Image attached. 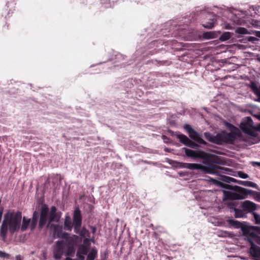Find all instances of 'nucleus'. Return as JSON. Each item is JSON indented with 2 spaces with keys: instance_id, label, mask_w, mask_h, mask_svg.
Returning <instances> with one entry per match:
<instances>
[{
  "instance_id": "obj_48",
  "label": "nucleus",
  "mask_w": 260,
  "mask_h": 260,
  "mask_svg": "<svg viewBox=\"0 0 260 260\" xmlns=\"http://www.w3.org/2000/svg\"><path fill=\"white\" fill-rule=\"evenodd\" d=\"M65 260H72V259L70 257H67Z\"/></svg>"
},
{
  "instance_id": "obj_42",
  "label": "nucleus",
  "mask_w": 260,
  "mask_h": 260,
  "mask_svg": "<svg viewBox=\"0 0 260 260\" xmlns=\"http://www.w3.org/2000/svg\"><path fill=\"white\" fill-rule=\"evenodd\" d=\"M187 165H189V163L186 162H181V167L183 168H186L188 169V166Z\"/></svg>"
},
{
  "instance_id": "obj_26",
  "label": "nucleus",
  "mask_w": 260,
  "mask_h": 260,
  "mask_svg": "<svg viewBox=\"0 0 260 260\" xmlns=\"http://www.w3.org/2000/svg\"><path fill=\"white\" fill-rule=\"evenodd\" d=\"M240 184L245 186H249L253 188H256L257 185L255 183L250 181H242V182H239Z\"/></svg>"
},
{
  "instance_id": "obj_16",
  "label": "nucleus",
  "mask_w": 260,
  "mask_h": 260,
  "mask_svg": "<svg viewBox=\"0 0 260 260\" xmlns=\"http://www.w3.org/2000/svg\"><path fill=\"white\" fill-rule=\"evenodd\" d=\"M242 208L244 211L252 212L256 209V205L251 201H245L242 203Z\"/></svg>"
},
{
  "instance_id": "obj_19",
  "label": "nucleus",
  "mask_w": 260,
  "mask_h": 260,
  "mask_svg": "<svg viewBox=\"0 0 260 260\" xmlns=\"http://www.w3.org/2000/svg\"><path fill=\"white\" fill-rule=\"evenodd\" d=\"M73 226L70 217L68 215L66 216L63 223V229L66 231L71 232Z\"/></svg>"
},
{
  "instance_id": "obj_15",
  "label": "nucleus",
  "mask_w": 260,
  "mask_h": 260,
  "mask_svg": "<svg viewBox=\"0 0 260 260\" xmlns=\"http://www.w3.org/2000/svg\"><path fill=\"white\" fill-rule=\"evenodd\" d=\"M207 18L209 19V21L203 24L202 26L207 29H212L214 27L216 23V16L214 15H212V14H208Z\"/></svg>"
},
{
  "instance_id": "obj_6",
  "label": "nucleus",
  "mask_w": 260,
  "mask_h": 260,
  "mask_svg": "<svg viewBox=\"0 0 260 260\" xmlns=\"http://www.w3.org/2000/svg\"><path fill=\"white\" fill-rule=\"evenodd\" d=\"M82 215L81 211L79 208H76L73 213V225L74 227V232L76 234H80V228L82 225Z\"/></svg>"
},
{
  "instance_id": "obj_25",
  "label": "nucleus",
  "mask_w": 260,
  "mask_h": 260,
  "mask_svg": "<svg viewBox=\"0 0 260 260\" xmlns=\"http://www.w3.org/2000/svg\"><path fill=\"white\" fill-rule=\"evenodd\" d=\"M222 180L227 183L235 182L239 184H240L239 182H242V180H238L234 178L226 176H223L222 177Z\"/></svg>"
},
{
  "instance_id": "obj_5",
  "label": "nucleus",
  "mask_w": 260,
  "mask_h": 260,
  "mask_svg": "<svg viewBox=\"0 0 260 260\" xmlns=\"http://www.w3.org/2000/svg\"><path fill=\"white\" fill-rule=\"evenodd\" d=\"M39 216V212L37 211H35L32 214L31 220H30V219H28L25 217H23L22 220V223L21 226H20L21 230L22 232L26 231L29 224L31 230H33L37 226Z\"/></svg>"
},
{
  "instance_id": "obj_29",
  "label": "nucleus",
  "mask_w": 260,
  "mask_h": 260,
  "mask_svg": "<svg viewBox=\"0 0 260 260\" xmlns=\"http://www.w3.org/2000/svg\"><path fill=\"white\" fill-rule=\"evenodd\" d=\"M231 37V33L229 32H225L222 34L220 37V40L221 41H225L229 40Z\"/></svg>"
},
{
  "instance_id": "obj_22",
  "label": "nucleus",
  "mask_w": 260,
  "mask_h": 260,
  "mask_svg": "<svg viewBox=\"0 0 260 260\" xmlns=\"http://www.w3.org/2000/svg\"><path fill=\"white\" fill-rule=\"evenodd\" d=\"M63 239L66 240L70 244L74 245L77 242L78 236L76 235H73L70 236V234H69L67 238H63Z\"/></svg>"
},
{
  "instance_id": "obj_36",
  "label": "nucleus",
  "mask_w": 260,
  "mask_h": 260,
  "mask_svg": "<svg viewBox=\"0 0 260 260\" xmlns=\"http://www.w3.org/2000/svg\"><path fill=\"white\" fill-rule=\"evenodd\" d=\"M238 176L243 179H246L248 177V174L244 173L243 172L239 171L238 172Z\"/></svg>"
},
{
  "instance_id": "obj_24",
  "label": "nucleus",
  "mask_w": 260,
  "mask_h": 260,
  "mask_svg": "<svg viewBox=\"0 0 260 260\" xmlns=\"http://www.w3.org/2000/svg\"><path fill=\"white\" fill-rule=\"evenodd\" d=\"M225 140L230 143H233L236 140V136L233 133H227L224 136Z\"/></svg>"
},
{
  "instance_id": "obj_17",
  "label": "nucleus",
  "mask_w": 260,
  "mask_h": 260,
  "mask_svg": "<svg viewBox=\"0 0 260 260\" xmlns=\"http://www.w3.org/2000/svg\"><path fill=\"white\" fill-rule=\"evenodd\" d=\"M89 240L88 238L85 239L83 240V244L78 247L77 252L82 254L84 255H86L89 250Z\"/></svg>"
},
{
  "instance_id": "obj_37",
  "label": "nucleus",
  "mask_w": 260,
  "mask_h": 260,
  "mask_svg": "<svg viewBox=\"0 0 260 260\" xmlns=\"http://www.w3.org/2000/svg\"><path fill=\"white\" fill-rule=\"evenodd\" d=\"M0 257L10 258V255L8 253L3 252L2 251H0Z\"/></svg>"
},
{
  "instance_id": "obj_32",
  "label": "nucleus",
  "mask_w": 260,
  "mask_h": 260,
  "mask_svg": "<svg viewBox=\"0 0 260 260\" xmlns=\"http://www.w3.org/2000/svg\"><path fill=\"white\" fill-rule=\"evenodd\" d=\"M237 203L235 202H233V201H232V202H230L228 203V207L229 208V209H234V211L235 210V209H237L236 208V206H237Z\"/></svg>"
},
{
  "instance_id": "obj_39",
  "label": "nucleus",
  "mask_w": 260,
  "mask_h": 260,
  "mask_svg": "<svg viewBox=\"0 0 260 260\" xmlns=\"http://www.w3.org/2000/svg\"><path fill=\"white\" fill-rule=\"evenodd\" d=\"M76 256L77 259L76 260H84L85 257L84 255L80 253H78L77 252L76 253Z\"/></svg>"
},
{
  "instance_id": "obj_45",
  "label": "nucleus",
  "mask_w": 260,
  "mask_h": 260,
  "mask_svg": "<svg viewBox=\"0 0 260 260\" xmlns=\"http://www.w3.org/2000/svg\"><path fill=\"white\" fill-rule=\"evenodd\" d=\"M254 239H256L257 243L260 245V237L257 236V237H256V238H255Z\"/></svg>"
},
{
  "instance_id": "obj_41",
  "label": "nucleus",
  "mask_w": 260,
  "mask_h": 260,
  "mask_svg": "<svg viewBox=\"0 0 260 260\" xmlns=\"http://www.w3.org/2000/svg\"><path fill=\"white\" fill-rule=\"evenodd\" d=\"M73 252V247H69L68 249V250L67 252V255L68 256L71 255V253Z\"/></svg>"
},
{
  "instance_id": "obj_14",
  "label": "nucleus",
  "mask_w": 260,
  "mask_h": 260,
  "mask_svg": "<svg viewBox=\"0 0 260 260\" xmlns=\"http://www.w3.org/2000/svg\"><path fill=\"white\" fill-rule=\"evenodd\" d=\"M51 228L53 229L54 234L57 238L63 239L67 238L69 234L62 231V226L58 224H52Z\"/></svg>"
},
{
  "instance_id": "obj_35",
  "label": "nucleus",
  "mask_w": 260,
  "mask_h": 260,
  "mask_svg": "<svg viewBox=\"0 0 260 260\" xmlns=\"http://www.w3.org/2000/svg\"><path fill=\"white\" fill-rule=\"evenodd\" d=\"M247 40L248 42H250L253 43H255L256 41H258V39L256 37L249 36L247 37Z\"/></svg>"
},
{
  "instance_id": "obj_40",
  "label": "nucleus",
  "mask_w": 260,
  "mask_h": 260,
  "mask_svg": "<svg viewBox=\"0 0 260 260\" xmlns=\"http://www.w3.org/2000/svg\"><path fill=\"white\" fill-rule=\"evenodd\" d=\"M204 135L206 137V138L209 141L212 142L213 140L212 137L210 136V134L209 133H205Z\"/></svg>"
},
{
  "instance_id": "obj_50",
  "label": "nucleus",
  "mask_w": 260,
  "mask_h": 260,
  "mask_svg": "<svg viewBox=\"0 0 260 260\" xmlns=\"http://www.w3.org/2000/svg\"><path fill=\"white\" fill-rule=\"evenodd\" d=\"M256 260H260V259H256Z\"/></svg>"
},
{
  "instance_id": "obj_2",
  "label": "nucleus",
  "mask_w": 260,
  "mask_h": 260,
  "mask_svg": "<svg viewBox=\"0 0 260 260\" xmlns=\"http://www.w3.org/2000/svg\"><path fill=\"white\" fill-rule=\"evenodd\" d=\"M212 181L215 184L218 185L227 189L233 190L237 192H229L224 191L226 199L232 200H242L245 198L244 196L247 195L249 190L247 189L239 186H233L230 184H224L219 181L212 179Z\"/></svg>"
},
{
  "instance_id": "obj_49",
  "label": "nucleus",
  "mask_w": 260,
  "mask_h": 260,
  "mask_svg": "<svg viewBox=\"0 0 260 260\" xmlns=\"http://www.w3.org/2000/svg\"><path fill=\"white\" fill-rule=\"evenodd\" d=\"M4 27H6V28L7 29H8V27H9V25H5L4 26Z\"/></svg>"
},
{
  "instance_id": "obj_27",
  "label": "nucleus",
  "mask_w": 260,
  "mask_h": 260,
  "mask_svg": "<svg viewBox=\"0 0 260 260\" xmlns=\"http://www.w3.org/2000/svg\"><path fill=\"white\" fill-rule=\"evenodd\" d=\"M235 32L236 34H241V35H245V34H249L250 32H249L248 30L242 27H238L236 30Z\"/></svg>"
},
{
  "instance_id": "obj_44",
  "label": "nucleus",
  "mask_w": 260,
  "mask_h": 260,
  "mask_svg": "<svg viewBox=\"0 0 260 260\" xmlns=\"http://www.w3.org/2000/svg\"><path fill=\"white\" fill-rule=\"evenodd\" d=\"M253 166H257L258 167H260V162H255V161H253L252 162Z\"/></svg>"
},
{
  "instance_id": "obj_4",
  "label": "nucleus",
  "mask_w": 260,
  "mask_h": 260,
  "mask_svg": "<svg viewBox=\"0 0 260 260\" xmlns=\"http://www.w3.org/2000/svg\"><path fill=\"white\" fill-rule=\"evenodd\" d=\"M253 122L250 117H247L241 122L240 127L243 133L251 137L255 138L257 136L256 129L254 127Z\"/></svg>"
},
{
  "instance_id": "obj_23",
  "label": "nucleus",
  "mask_w": 260,
  "mask_h": 260,
  "mask_svg": "<svg viewBox=\"0 0 260 260\" xmlns=\"http://www.w3.org/2000/svg\"><path fill=\"white\" fill-rule=\"evenodd\" d=\"M251 89L253 93L257 96L260 102V86L258 87L256 84L252 83L251 85Z\"/></svg>"
},
{
  "instance_id": "obj_18",
  "label": "nucleus",
  "mask_w": 260,
  "mask_h": 260,
  "mask_svg": "<svg viewBox=\"0 0 260 260\" xmlns=\"http://www.w3.org/2000/svg\"><path fill=\"white\" fill-rule=\"evenodd\" d=\"M188 135L191 139L197 142L204 145H207V143L200 137L199 133L195 130L193 129V132H190V133H189Z\"/></svg>"
},
{
  "instance_id": "obj_11",
  "label": "nucleus",
  "mask_w": 260,
  "mask_h": 260,
  "mask_svg": "<svg viewBox=\"0 0 260 260\" xmlns=\"http://www.w3.org/2000/svg\"><path fill=\"white\" fill-rule=\"evenodd\" d=\"M64 244L62 241H57L53 250L54 257L56 259H60L63 253Z\"/></svg>"
},
{
  "instance_id": "obj_3",
  "label": "nucleus",
  "mask_w": 260,
  "mask_h": 260,
  "mask_svg": "<svg viewBox=\"0 0 260 260\" xmlns=\"http://www.w3.org/2000/svg\"><path fill=\"white\" fill-rule=\"evenodd\" d=\"M188 169L190 170H200L205 173L216 174L223 170V168L214 164H209L207 166H204L201 164L195 163H189Z\"/></svg>"
},
{
  "instance_id": "obj_13",
  "label": "nucleus",
  "mask_w": 260,
  "mask_h": 260,
  "mask_svg": "<svg viewBox=\"0 0 260 260\" xmlns=\"http://www.w3.org/2000/svg\"><path fill=\"white\" fill-rule=\"evenodd\" d=\"M176 137L179 140V141L181 143L183 144L186 146L193 148L198 146V145L196 143L190 140L185 135L178 134L176 135Z\"/></svg>"
},
{
  "instance_id": "obj_1",
  "label": "nucleus",
  "mask_w": 260,
  "mask_h": 260,
  "mask_svg": "<svg viewBox=\"0 0 260 260\" xmlns=\"http://www.w3.org/2000/svg\"><path fill=\"white\" fill-rule=\"evenodd\" d=\"M21 219L22 215L20 212H8L5 214L0 229V236L4 241H5L7 238L8 231L10 234H13L19 230Z\"/></svg>"
},
{
  "instance_id": "obj_33",
  "label": "nucleus",
  "mask_w": 260,
  "mask_h": 260,
  "mask_svg": "<svg viewBox=\"0 0 260 260\" xmlns=\"http://www.w3.org/2000/svg\"><path fill=\"white\" fill-rule=\"evenodd\" d=\"M183 127L188 134L193 131V129L191 127V126L188 124H185Z\"/></svg>"
},
{
  "instance_id": "obj_34",
  "label": "nucleus",
  "mask_w": 260,
  "mask_h": 260,
  "mask_svg": "<svg viewBox=\"0 0 260 260\" xmlns=\"http://www.w3.org/2000/svg\"><path fill=\"white\" fill-rule=\"evenodd\" d=\"M253 215L256 224H260V215L255 212L253 213Z\"/></svg>"
},
{
  "instance_id": "obj_30",
  "label": "nucleus",
  "mask_w": 260,
  "mask_h": 260,
  "mask_svg": "<svg viewBox=\"0 0 260 260\" xmlns=\"http://www.w3.org/2000/svg\"><path fill=\"white\" fill-rule=\"evenodd\" d=\"M80 235L82 237H89L90 233L86 228H83L80 232Z\"/></svg>"
},
{
  "instance_id": "obj_31",
  "label": "nucleus",
  "mask_w": 260,
  "mask_h": 260,
  "mask_svg": "<svg viewBox=\"0 0 260 260\" xmlns=\"http://www.w3.org/2000/svg\"><path fill=\"white\" fill-rule=\"evenodd\" d=\"M235 216L236 218H241L244 217V213L240 209H235Z\"/></svg>"
},
{
  "instance_id": "obj_8",
  "label": "nucleus",
  "mask_w": 260,
  "mask_h": 260,
  "mask_svg": "<svg viewBox=\"0 0 260 260\" xmlns=\"http://www.w3.org/2000/svg\"><path fill=\"white\" fill-rule=\"evenodd\" d=\"M49 208L46 204H43L40 209V219L39 222V227L40 229L43 228L48 220Z\"/></svg>"
},
{
  "instance_id": "obj_10",
  "label": "nucleus",
  "mask_w": 260,
  "mask_h": 260,
  "mask_svg": "<svg viewBox=\"0 0 260 260\" xmlns=\"http://www.w3.org/2000/svg\"><path fill=\"white\" fill-rule=\"evenodd\" d=\"M248 241L251 244L249 249V253L253 260L260 259V247L254 245L252 240L247 238Z\"/></svg>"
},
{
  "instance_id": "obj_47",
  "label": "nucleus",
  "mask_w": 260,
  "mask_h": 260,
  "mask_svg": "<svg viewBox=\"0 0 260 260\" xmlns=\"http://www.w3.org/2000/svg\"><path fill=\"white\" fill-rule=\"evenodd\" d=\"M91 229H92V232L93 233H94L96 231V228L95 227L92 226Z\"/></svg>"
},
{
  "instance_id": "obj_7",
  "label": "nucleus",
  "mask_w": 260,
  "mask_h": 260,
  "mask_svg": "<svg viewBox=\"0 0 260 260\" xmlns=\"http://www.w3.org/2000/svg\"><path fill=\"white\" fill-rule=\"evenodd\" d=\"M185 152V155L188 157L193 158H202L207 159L209 158V154L202 150H192L186 148H183Z\"/></svg>"
},
{
  "instance_id": "obj_12",
  "label": "nucleus",
  "mask_w": 260,
  "mask_h": 260,
  "mask_svg": "<svg viewBox=\"0 0 260 260\" xmlns=\"http://www.w3.org/2000/svg\"><path fill=\"white\" fill-rule=\"evenodd\" d=\"M242 231L244 235H249L250 237L255 238L257 235L254 232L260 234V227L247 226L246 228H242Z\"/></svg>"
},
{
  "instance_id": "obj_28",
  "label": "nucleus",
  "mask_w": 260,
  "mask_h": 260,
  "mask_svg": "<svg viewBox=\"0 0 260 260\" xmlns=\"http://www.w3.org/2000/svg\"><path fill=\"white\" fill-rule=\"evenodd\" d=\"M215 34L213 32H205L203 34V38L205 39H211L215 38Z\"/></svg>"
},
{
  "instance_id": "obj_38",
  "label": "nucleus",
  "mask_w": 260,
  "mask_h": 260,
  "mask_svg": "<svg viewBox=\"0 0 260 260\" xmlns=\"http://www.w3.org/2000/svg\"><path fill=\"white\" fill-rule=\"evenodd\" d=\"M225 125L231 131L237 129L235 126L229 122H226Z\"/></svg>"
},
{
  "instance_id": "obj_46",
  "label": "nucleus",
  "mask_w": 260,
  "mask_h": 260,
  "mask_svg": "<svg viewBox=\"0 0 260 260\" xmlns=\"http://www.w3.org/2000/svg\"><path fill=\"white\" fill-rule=\"evenodd\" d=\"M255 36L258 38H260V31H257L255 32Z\"/></svg>"
},
{
  "instance_id": "obj_9",
  "label": "nucleus",
  "mask_w": 260,
  "mask_h": 260,
  "mask_svg": "<svg viewBox=\"0 0 260 260\" xmlns=\"http://www.w3.org/2000/svg\"><path fill=\"white\" fill-rule=\"evenodd\" d=\"M61 216V212L57 211V208L55 206H51L50 211L49 212L48 226L53 222H58L59 221Z\"/></svg>"
},
{
  "instance_id": "obj_21",
  "label": "nucleus",
  "mask_w": 260,
  "mask_h": 260,
  "mask_svg": "<svg viewBox=\"0 0 260 260\" xmlns=\"http://www.w3.org/2000/svg\"><path fill=\"white\" fill-rule=\"evenodd\" d=\"M98 256V251L94 247L92 248L89 253H88L86 260H94Z\"/></svg>"
},
{
  "instance_id": "obj_20",
  "label": "nucleus",
  "mask_w": 260,
  "mask_h": 260,
  "mask_svg": "<svg viewBox=\"0 0 260 260\" xmlns=\"http://www.w3.org/2000/svg\"><path fill=\"white\" fill-rule=\"evenodd\" d=\"M228 222L229 224L237 229L241 228L242 230V228H246L247 226H243L242 223L237 220H235L234 219H229L228 220Z\"/></svg>"
},
{
  "instance_id": "obj_43",
  "label": "nucleus",
  "mask_w": 260,
  "mask_h": 260,
  "mask_svg": "<svg viewBox=\"0 0 260 260\" xmlns=\"http://www.w3.org/2000/svg\"><path fill=\"white\" fill-rule=\"evenodd\" d=\"M16 260H23V257L20 255H17L15 257Z\"/></svg>"
}]
</instances>
